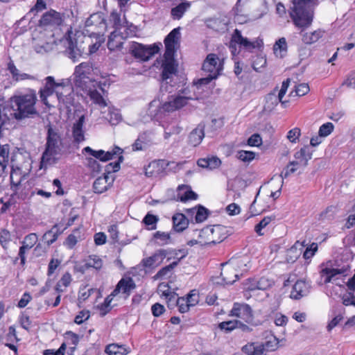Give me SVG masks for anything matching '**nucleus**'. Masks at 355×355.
I'll list each match as a JSON object with an SVG mask.
<instances>
[{
    "mask_svg": "<svg viewBox=\"0 0 355 355\" xmlns=\"http://www.w3.org/2000/svg\"><path fill=\"white\" fill-rule=\"evenodd\" d=\"M63 148L60 135L51 127L48 128L46 149L42 154L41 164L43 167L54 164L58 160V155H60Z\"/></svg>",
    "mask_w": 355,
    "mask_h": 355,
    "instance_id": "nucleus-1",
    "label": "nucleus"
},
{
    "mask_svg": "<svg viewBox=\"0 0 355 355\" xmlns=\"http://www.w3.org/2000/svg\"><path fill=\"white\" fill-rule=\"evenodd\" d=\"M311 1L293 0V7L290 15L296 26L306 28L311 24L313 17V11L309 5Z\"/></svg>",
    "mask_w": 355,
    "mask_h": 355,
    "instance_id": "nucleus-2",
    "label": "nucleus"
},
{
    "mask_svg": "<svg viewBox=\"0 0 355 355\" xmlns=\"http://www.w3.org/2000/svg\"><path fill=\"white\" fill-rule=\"evenodd\" d=\"M123 150L115 146L112 151L105 152L103 150H94L89 146H87L83 149V153H89L94 157L99 159L101 162H107L112 159L115 155H120L119 159L116 162L110 163L107 165V171L108 173H110V168L113 172H116L120 169V163L123 162V157L121 155Z\"/></svg>",
    "mask_w": 355,
    "mask_h": 355,
    "instance_id": "nucleus-3",
    "label": "nucleus"
},
{
    "mask_svg": "<svg viewBox=\"0 0 355 355\" xmlns=\"http://www.w3.org/2000/svg\"><path fill=\"white\" fill-rule=\"evenodd\" d=\"M105 29L106 23L102 15L94 13L86 20L83 34L89 37L98 38L103 35Z\"/></svg>",
    "mask_w": 355,
    "mask_h": 355,
    "instance_id": "nucleus-4",
    "label": "nucleus"
},
{
    "mask_svg": "<svg viewBox=\"0 0 355 355\" xmlns=\"http://www.w3.org/2000/svg\"><path fill=\"white\" fill-rule=\"evenodd\" d=\"M92 72L93 66L90 62H82L76 66L73 73L75 85L80 88L87 85H96V80L89 77Z\"/></svg>",
    "mask_w": 355,
    "mask_h": 355,
    "instance_id": "nucleus-5",
    "label": "nucleus"
},
{
    "mask_svg": "<svg viewBox=\"0 0 355 355\" xmlns=\"http://www.w3.org/2000/svg\"><path fill=\"white\" fill-rule=\"evenodd\" d=\"M159 50V48L156 44L146 46L136 42H132L129 49L130 53L141 61L150 60Z\"/></svg>",
    "mask_w": 355,
    "mask_h": 355,
    "instance_id": "nucleus-6",
    "label": "nucleus"
},
{
    "mask_svg": "<svg viewBox=\"0 0 355 355\" xmlns=\"http://www.w3.org/2000/svg\"><path fill=\"white\" fill-rule=\"evenodd\" d=\"M184 90H180L177 94L168 96V100L162 105V110L165 112H173L178 110L188 104L192 97L183 96Z\"/></svg>",
    "mask_w": 355,
    "mask_h": 355,
    "instance_id": "nucleus-7",
    "label": "nucleus"
},
{
    "mask_svg": "<svg viewBox=\"0 0 355 355\" xmlns=\"http://www.w3.org/2000/svg\"><path fill=\"white\" fill-rule=\"evenodd\" d=\"M173 54H170L169 56L166 55V53L164 54V58L162 61V85L161 89H164V85H167V80L172 78L173 75L177 73L178 65L175 64V61L173 58ZM167 86L165 89L166 90Z\"/></svg>",
    "mask_w": 355,
    "mask_h": 355,
    "instance_id": "nucleus-8",
    "label": "nucleus"
},
{
    "mask_svg": "<svg viewBox=\"0 0 355 355\" xmlns=\"http://www.w3.org/2000/svg\"><path fill=\"white\" fill-rule=\"evenodd\" d=\"M105 85V82H97L96 85H87L84 87L81 88L83 90L87 93L90 99L94 103L98 105L100 107H105L107 106L106 100L103 97L101 94L98 91L100 89L103 93L105 92L103 87Z\"/></svg>",
    "mask_w": 355,
    "mask_h": 355,
    "instance_id": "nucleus-9",
    "label": "nucleus"
},
{
    "mask_svg": "<svg viewBox=\"0 0 355 355\" xmlns=\"http://www.w3.org/2000/svg\"><path fill=\"white\" fill-rule=\"evenodd\" d=\"M64 21V15L54 10H51L42 16L40 20V26L45 29L56 28Z\"/></svg>",
    "mask_w": 355,
    "mask_h": 355,
    "instance_id": "nucleus-10",
    "label": "nucleus"
},
{
    "mask_svg": "<svg viewBox=\"0 0 355 355\" xmlns=\"http://www.w3.org/2000/svg\"><path fill=\"white\" fill-rule=\"evenodd\" d=\"M4 114L10 116V119H21L22 118V97L14 96L10 99L6 106L3 107Z\"/></svg>",
    "mask_w": 355,
    "mask_h": 355,
    "instance_id": "nucleus-11",
    "label": "nucleus"
},
{
    "mask_svg": "<svg viewBox=\"0 0 355 355\" xmlns=\"http://www.w3.org/2000/svg\"><path fill=\"white\" fill-rule=\"evenodd\" d=\"M229 315L230 316L239 318L248 324H251L253 321L252 308L245 303H234Z\"/></svg>",
    "mask_w": 355,
    "mask_h": 355,
    "instance_id": "nucleus-12",
    "label": "nucleus"
},
{
    "mask_svg": "<svg viewBox=\"0 0 355 355\" xmlns=\"http://www.w3.org/2000/svg\"><path fill=\"white\" fill-rule=\"evenodd\" d=\"M222 230L220 225H216L214 227H206L200 230L199 232V237L200 238V242H203L205 244H216L221 242L223 239L217 237Z\"/></svg>",
    "mask_w": 355,
    "mask_h": 355,
    "instance_id": "nucleus-13",
    "label": "nucleus"
},
{
    "mask_svg": "<svg viewBox=\"0 0 355 355\" xmlns=\"http://www.w3.org/2000/svg\"><path fill=\"white\" fill-rule=\"evenodd\" d=\"M202 69L205 72L214 74V76H218L223 69V62L216 54L210 53L205 60Z\"/></svg>",
    "mask_w": 355,
    "mask_h": 355,
    "instance_id": "nucleus-14",
    "label": "nucleus"
},
{
    "mask_svg": "<svg viewBox=\"0 0 355 355\" xmlns=\"http://www.w3.org/2000/svg\"><path fill=\"white\" fill-rule=\"evenodd\" d=\"M233 43L240 45L248 51H252V49L259 47L262 45V41L256 40L255 42H251L248 38L244 37L241 35V32L235 29L234 33L232 35L230 42V47L233 46Z\"/></svg>",
    "mask_w": 355,
    "mask_h": 355,
    "instance_id": "nucleus-15",
    "label": "nucleus"
},
{
    "mask_svg": "<svg viewBox=\"0 0 355 355\" xmlns=\"http://www.w3.org/2000/svg\"><path fill=\"white\" fill-rule=\"evenodd\" d=\"M32 46L37 53H42L47 51L49 42L46 38L45 33L35 28L31 33Z\"/></svg>",
    "mask_w": 355,
    "mask_h": 355,
    "instance_id": "nucleus-16",
    "label": "nucleus"
},
{
    "mask_svg": "<svg viewBox=\"0 0 355 355\" xmlns=\"http://www.w3.org/2000/svg\"><path fill=\"white\" fill-rule=\"evenodd\" d=\"M46 83L44 88L40 90L41 101L46 106H49L47 98L52 95L54 90L60 87H63L62 83H56L53 76H47L45 78Z\"/></svg>",
    "mask_w": 355,
    "mask_h": 355,
    "instance_id": "nucleus-17",
    "label": "nucleus"
},
{
    "mask_svg": "<svg viewBox=\"0 0 355 355\" xmlns=\"http://www.w3.org/2000/svg\"><path fill=\"white\" fill-rule=\"evenodd\" d=\"M180 28H174L171 31L169 34L166 37L164 40L165 44V53L166 55L169 56L170 54L175 53V46L179 43L180 37Z\"/></svg>",
    "mask_w": 355,
    "mask_h": 355,
    "instance_id": "nucleus-18",
    "label": "nucleus"
},
{
    "mask_svg": "<svg viewBox=\"0 0 355 355\" xmlns=\"http://www.w3.org/2000/svg\"><path fill=\"white\" fill-rule=\"evenodd\" d=\"M311 286L304 280H297L293 286L290 297L294 300H300L306 296L310 292Z\"/></svg>",
    "mask_w": 355,
    "mask_h": 355,
    "instance_id": "nucleus-19",
    "label": "nucleus"
},
{
    "mask_svg": "<svg viewBox=\"0 0 355 355\" xmlns=\"http://www.w3.org/2000/svg\"><path fill=\"white\" fill-rule=\"evenodd\" d=\"M166 257V252L165 249H159L155 252V253L141 261L145 268H153L159 266Z\"/></svg>",
    "mask_w": 355,
    "mask_h": 355,
    "instance_id": "nucleus-20",
    "label": "nucleus"
},
{
    "mask_svg": "<svg viewBox=\"0 0 355 355\" xmlns=\"http://www.w3.org/2000/svg\"><path fill=\"white\" fill-rule=\"evenodd\" d=\"M55 92L59 103H62L66 108H69L73 105V94L71 87L63 86L62 91L56 90Z\"/></svg>",
    "mask_w": 355,
    "mask_h": 355,
    "instance_id": "nucleus-21",
    "label": "nucleus"
},
{
    "mask_svg": "<svg viewBox=\"0 0 355 355\" xmlns=\"http://www.w3.org/2000/svg\"><path fill=\"white\" fill-rule=\"evenodd\" d=\"M222 270L220 275L223 279V284H232L239 279V275L235 272L234 266L230 265L228 263L221 264Z\"/></svg>",
    "mask_w": 355,
    "mask_h": 355,
    "instance_id": "nucleus-22",
    "label": "nucleus"
},
{
    "mask_svg": "<svg viewBox=\"0 0 355 355\" xmlns=\"http://www.w3.org/2000/svg\"><path fill=\"white\" fill-rule=\"evenodd\" d=\"M136 287L134 280L130 277L122 278L113 291V295H117L120 292L130 295L131 291Z\"/></svg>",
    "mask_w": 355,
    "mask_h": 355,
    "instance_id": "nucleus-23",
    "label": "nucleus"
},
{
    "mask_svg": "<svg viewBox=\"0 0 355 355\" xmlns=\"http://www.w3.org/2000/svg\"><path fill=\"white\" fill-rule=\"evenodd\" d=\"M85 121V116L84 114L81 115L78 119L73 123L72 126V136L73 141L76 144L85 141V132L83 129V125Z\"/></svg>",
    "mask_w": 355,
    "mask_h": 355,
    "instance_id": "nucleus-24",
    "label": "nucleus"
},
{
    "mask_svg": "<svg viewBox=\"0 0 355 355\" xmlns=\"http://www.w3.org/2000/svg\"><path fill=\"white\" fill-rule=\"evenodd\" d=\"M11 172H10V182L11 187L14 189L15 191H17L18 187L21 186V183L22 182V171L21 168L18 166L15 165V156L12 155L11 157Z\"/></svg>",
    "mask_w": 355,
    "mask_h": 355,
    "instance_id": "nucleus-25",
    "label": "nucleus"
},
{
    "mask_svg": "<svg viewBox=\"0 0 355 355\" xmlns=\"http://www.w3.org/2000/svg\"><path fill=\"white\" fill-rule=\"evenodd\" d=\"M67 52L69 55V57L73 60V62H76V60L81 56L83 53V49L80 47H78L76 42H73L71 40V34H72V31L71 30H67Z\"/></svg>",
    "mask_w": 355,
    "mask_h": 355,
    "instance_id": "nucleus-26",
    "label": "nucleus"
},
{
    "mask_svg": "<svg viewBox=\"0 0 355 355\" xmlns=\"http://www.w3.org/2000/svg\"><path fill=\"white\" fill-rule=\"evenodd\" d=\"M205 137V125L200 123L189 135V144L196 147L198 146Z\"/></svg>",
    "mask_w": 355,
    "mask_h": 355,
    "instance_id": "nucleus-27",
    "label": "nucleus"
},
{
    "mask_svg": "<svg viewBox=\"0 0 355 355\" xmlns=\"http://www.w3.org/2000/svg\"><path fill=\"white\" fill-rule=\"evenodd\" d=\"M185 211L188 216L195 215V220L198 223L204 222L209 214V211L202 205L187 209Z\"/></svg>",
    "mask_w": 355,
    "mask_h": 355,
    "instance_id": "nucleus-28",
    "label": "nucleus"
},
{
    "mask_svg": "<svg viewBox=\"0 0 355 355\" xmlns=\"http://www.w3.org/2000/svg\"><path fill=\"white\" fill-rule=\"evenodd\" d=\"M178 200L181 202H186L190 200H196L197 193L191 189L188 185L182 184L178 187Z\"/></svg>",
    "mask_w": 355,
    "mask_h": 355,
    "instance_id": "nucleus-29",
    "label": "nucleus"
},
{
    "mask_svg": "<svg viewBox=\"0 0 355 355\" xmlns=\"http://www.w3.org/2000/svg\"><path fill=\"white\" fill-rule=\"evenodd\" d=\"M313 150L309 146H305L302 148L299 151L294 154V157L296 159L295 162H300V165L306 166L308 161L312 157Z\"/></svg>",
    "mask_w": 355,
    "mask_h": 355,
    "instance_id": "nucleus-30",
    "label": "nucleus"
},
{
    "mask_svg": "<svg viewBox=\"0 0 355 355\" xmlns=\"http://www.w3.org/2000/svg\"><path fill=\"white\" fill-rule=\"evenodd\" d=\"M124 37L121 34L120 31L114 30L111 33L107 41V48L110 51L121 49L123 45V40Z\"/></svg>",
    "mask_w": 355,
    "mask_h": 355,
    "instance_id": "nucleus-31",
    "label": "nucleus"
},
{
    "mask_svg": "<svg viewBox=\"0 0 355 355\" xmlns=\"http://www.w3.org/2000/svg\"><path fill=\"white\" fill-rule=\"evenodd\" d=\"M173 228L175 232H182L186 230L189 225V219L182 213H177L173 215Z\"/></svg>",
    "mask_w": 355,
    "mask_h": 355,
    "instance_id": "nucleus-32",
    "label": "nucleus"
},
{
    "mask_svg": "<svg viewBox=\"0 0 355 355\" xmlns=\"http://www.w3.org/2000/svg\"><path fill=\"white\" fill-rule=\"evenodd\" d=\"M207 26L217 32H224L227 28V21L223 17L210 18L206 21Z\"/></svg>",
    "mask_w": 355,
    "mask_h": 355,
    "instance_id": "nucleus-33",
    "label": "nucleus"
},
{
    "mask_svg": "<svg viewBox=\"0 0 355 355\" xmlns=\"http://www.w3.org/2000/svg\"><path fill=\"white\" fill-rule=\"evenodd\" d=\"M349 270V266H343L341 268H325L321 270L322 276L325 275L324 283L330 282L337 275H346Z\"/></svg>",
    "mask_w": 355,
    "mask_h": 355,
    "instance_id": "nucleus-34",
    "label": "nucleus"
},
{
    "mask_svg": "<svg viewBox=\"0 0 355 355\" xmlns=\"http://www.w3.org/2000/svg\"><path fill=\"white\" fill-rule=\"evenodd\" d=\"M110 178L108 175L98 178L93 184L94 191L96 193H103L106 191L112 185L113 180L108 182Z\"/></svg>",
    "mask_w": 355,
    "mask_h": 355,
    "instance_id": "nucleus-35",
    "label": "nucleus"
},
{
    "mask_svg": "<svg viewBox=\"0 0 355 355\" xmlns=\"http://www.w3.org/2000/svg\"><path fill=\"white\" fill-rule=\"evenodd\" d=\"M304 247V242L296 241L295 244L287 250L286 261L291 263L295 262L300 257Z\"/></svg>",
    "mask_w": 355,
    "mask_h": 355,
    "instance_id": "nucleus-36",
    "label": "nucleus"
},
{
    "mask_svg": "<svg viewBox=\"0 0 355 355\" xmlns=\"http://www.w3.org/2000/svg\"><path fill=\"white\" fill-rule=\"evenodd\" d=\"M242 352L247 355H266L263 346L259 343H249L242 347Z\"/></svg>",
    "mask_w": 355,
    "mask_h": 355,
    "instance_id": "nucleus-37",
    "label": "nucleus"
},
{
    "mask_svg": "<svg viewBox=\"0 0 355 355\" xmlns=\"http://www.w3.org/2000/svg\"><path fill=\"white\" fill-rule=\"evenodd\" d=\"M191 3L184 1L175 7L173 8L171 10V15L173 19L179 20L180 19L184 13L190 8Z\"/></svg>",
    "mask_w": 355,
    "mask_h": 355,
    "instance_id": "nucleus-38",
    "label": "nucleus"
},
{
    "mask_svg": "<svg viewBox=\"0 0 355 355\" xmlns=\"http://www.w3.org/2000/svg\"><path fill=\"white\" fill-rule=\"evenodd\" d=\"M28 119H36L39 121L40 119V114L37 110L35 105H25V96H24V124L27 123Z\"/></svg>",
    "mask_w": 355,
    "mask_h": 355,
    "instance_id": "nucleus-39",
    "label": "nucleus"
},
{
    "mask_svg": "<svg viewBox=\"0 0 355 355\" xmlns=\"http://www.w3.org/2000/svg\"><path fill=\"white\" fill-rule=\"evenodd\" d=\"M197 164L200 167L202 168L214 169L220 165L221 162L217 157H211L207 158H200L198 160Z\"/></svg>",
    "mask_w": 355,
    "mask_h": 355,
    "instance_id": "nucleus-40",
    "label": "nucleus"
},
{
    "mask_svg": "<svg viewBox=\"0 0 355 355\" xmlns=\"http://www.w3.org/2000/svg\"><path fill=\"white\" fill-rule=\"evenodd\" d=\"M62 232V230H60L58 225L56 224L43 235L42 239L48 245H51L57 240L58 236L60 235Z\"/></svg>",
    "mask_w": 355,
    "mask_h": 355,
    "instance_id": "nucleus-41",
    "label": "nucleus"
},
{
    "mask_svg": "<svg viewBox=\"0 0 355 355\" xmlns=\"http://www.w3.org/2000/svg\"><path fill=\"white\" fill-rule=\"evenodd\" d=\"M105 352L108 355H126L130 352V349L125 345L112 343L106 346Z\"/></svg>",
    "mask_w": 355,
    "mask_h": 355,
    "instance_id": "nucleus-42",
    "label": "nucleus"
},
{
    "mask_svg": "<svg viewBox=\"0 0 355 355\" xmlns=\"http://www.w3.org/2000/svg\"><path fill=\"white\" fill-rule=\"evenodd\" d=\"M162 171L159 162L153 161L145 168V175L147 177H153L159 175Z\"/></svg>",
    "mask_w": 355,
    "mask_h": 355,
    "instance_id": "nucleus-43",
    "label": "nucleus"
},
{
    "mask_svg": "<svg viewBox=\"0 0 355 355\" xmlns=\"http://www.w3.org/2000/svg\"><path fill=\"white\" fill-rule=\"evenodd\" d=\"M322 35L320 31L305 33L302 34V41L306 44H311L317 42Z\"/></svg>",
    "mask_w": 355,
    "mask_h": 355,
    "instance_id": "nucleus-44",
    "label": "nucleus"
},
{
    "mask_svg": "<svg viewBox=\"0 0 355 355\" xmlns=\"http://www.w3.org/2000/svg\"><path fill=\"white\" fill-rule=\"evenodd\" d=\"M279 99L274 93L268 94L266 96V103L264 105V110L266 112H271L278 105Z\"/></svg>",
    "mask_w": 355,
    "mask_h": 355,
    "instance_id": "nucleus-45",
    "label": "nucleus"
},
{
    "mask_svg": "<svg viewBox=\"0 0 355 355\" xmlns=\"http://www.w3.org/2000/svg\"><path fill=\"white\" fill-rule=\"evenodd\" d=\"M159 221L157 216L148 213L143 218V223L147 227L149 230H154L157 228V223Z\"/></svg>",
    "mask_w": 355,
    "mask_h": 355,
    "instance_id": "nucleus-46",
    "label": "nucleus"
},
{
    "mask_svg": "<svg viewBox=\"0 0 355 355\" xmlns=\"http://www.w3.org/2000/svg\"><path fill=\"white\" fill-rule=\"evenodd\" d=\"M86 268H94L100 270L103 266V260L97 255H90L85 263Z\"/></svg>",
    "mask_w": 355,
    "mask_h": 355,
    "instance_id": "nucleus-47",
    "label": "nucleus"
},
{
    "mask_svg": "<svg viewBox=\"0 0 355 355\" xmlns=\"http://www.w3.org/2000/svg\"><path fill=\"white\" fill-rule=\"evenodd\" d=\"M300 165V162H290L286 168L284 169L282 173L280 174L279 177L281 178L282 184L284 183V178H286L288 177L291 174L295 173L297 171V166Z\"/></svg>",
    "mask_w": 355,
    "mask_h": 355,
    "instance_id": "nucleus-48",
    "label": "nucleus"
},
{
    "mask_svg": "<svg viewBox=\"0 0 355 355\" xmlns=\"http://www.w3.org/2000/svg\"><path fill=\"white\" fill-rule=\"evenodd\" d=\"M106 119L112 125H116L121 121L122 117L118 110L109 107Z\"/></svg>",
    "mask_w": 355,
    "mask_h": 355,
    "instance_id": "nucleus-49",
    "label": "nucleus"
},
{
    "mask_svg": "<svg viewBox=\"0 0 355 355\" xmlns=\"http://www.w3.org/2000/svg\"><path fill=\"white\" fill-rule=\"evenodd\" d=\"M184 257H185V254H184L182 257H180V259H178L177 261H174L169 265L163 267L161 270H159L157 272L156 277L158 278H162L163 277L166 276L168 274V272H170L175 267H176L178 266V264L179 263L180 260L182 259H183Z\"/></svg>",
    "mask_w": 355,
    "mask_h": 355,
    "instance_id": "nucleus-50",
    "label": "nucleus"
},
{
    "mask_svg": "<svg viewBox=\"0 0 355 355\" xmlns=\"http://www.w3.org/2000/svg\"><path fill=\"white\" fill-rule=\"evenodd\" d=\"M273 51L277 55L279 53L281 57L283 56L282 52H286L287 51V42L285 37H281L276 41L273 46Z\"/></svg>",
    "mask_w": 355,
    "mask_h": 355,
    "instance_id": "nucleus-51",
    "label": "nucleus"
},
{
    "mask_svg": "<svg viewBox=\"0 0 355 355\" xmlns=\"http://www.w3.org/2000/svg\"><path fill=\"white\" fill-rule=\"evenodd\" d=\"M264 348L265 353L275 351L278 347L279 340L275 336H272L263 343H261Z\"/></svg>",
    "mask_w": 355,
    "mask_h": 355,
    "instance_id": "nucleus-52",
    "label": "nucleus"
},
{
    "mask_svg": "<svg viewBox=\"0 0 355 355\" xmlns=\"http://www.w3.org/2000/svg\"><path fill=\"white\" fill-rule=\"evenodd\" d=\"M153 238L160 241V242L158 243L159 245H166L171 242V234L169 233L157 231L153 234Z\"/></svg>",
    "mask_w": 355,
    "mask_h": 355,
    "instance_id": "nucleus-53",
    "label": "nucleus"
},
{
    "mask_svg": "<svg viewBox=\"0 0 355 355\" xmlns=\"http://www.w3.org/2000/svg\"><path fill=\"white\" fill-rule=\"evenodd\" d=\"M275 218L271 216H266L264 217L258 224H257L254 227V231L259 236L263 235V233L261 232L263 228H265Z\"/></svg>",
    "mask_w": 355,
    "mask_h": 355,
    "instance_id": "nucleus-54",
    "label": "nucleus"
},
{
    "mask_svg": "<svg viewBox=\"0 0 355 355\" xmlns=\"http://www.w3.org/2000/svg\"><path fill=\"white\" fill-rule=\"evenodd\" d=\"M254 157L255 153L252 151L239 150L236 154V157L243 162H250Z\"/></svg>",
    "mask_w": 355,
    "mask_h": 355,
    "instance_id": "nucleus-55",
    "label": "nucleus"
},
{
    "mask_svg": "<svg viewBox=\"0 0 355 355\" xmlns=\"http://www.w3.org/2000/svg\"><path fill=\"white\" fill-rule=\"evenodd\" d=\"M237 320H229L219 323L218 328L226 333L231 332L236 329Z\"/></svg>",
    "mask_w": 355,
    "mask_h": 355,
    "instance_id": "nucleus-56",
    "label": "nucleus"
},
{
    "mask_svg": "<svg viewBox=\"0 0 355 355\" xmlns=\"http://www.w3.org/2000/svg\"><path fill=\"white\" fill-rule=\"evenodd\" d=\"M37 241V236L35 233H31L27 235L24 239V251L26 249L31 248L35 245Z\"/></svg>",
    "mask_w": 355,
    "mask_h": 355,
    "instance_id": "nucleus-57",
    "label": "nucleus"
},
{
    "mask_svg": "<svg viewBox=\"0 0 355 355\" xmlns=\"http://www.w3.org/2000/svg\"><path fill=\"white\" fill-rule=\"evenodd\" d=\"M25 96V105H35V103L37 101L36 92L33 89H28L26 93L24 94Z\"/></svg>",
    "mask_w": 355,
    "mask_h": 355,
    "instance_id": "nucleus-58",
    "label": "nucleus"
},
{
    "mask_svg": "<svg viewBox=\"0 0 355 355\" xmlns=\"http://www.w3.org/2000/svg\"><path fill=\"white\" fill-rule=\"evenodd\" d=\"M310 89L306 83H301L295 86V89L294 91L291 92L290 95L293 96V93L295 94V96H303L309 92Z\"/></svg>",
    "mask_w": 355,
    "mask_h": 355,
    "instance_id": "nucleus-59",
    "label": "nucleus"
},
{
    "mask_svg": "<svg viewBox=\"0 0 355 355\" xmlns=\"http://www.w3.org/2000/svg\"><path fill=\"white\" fill-rule=\"evenodd\" d=\"M334 126L333 123H331L330 122L324 123L323 125H322L320 126V128L319 129V132H318L319 136L324 137L329 135L334 130Z\"/></svg>",
    "mask_w": 355,
    "mask_h": 355,
    "instance_id": "nucleus-60",
    "label": "nucleus"
},
{
    "mask_svg": "<svg viewBox=\"0 0 355 355\" xmlns=\"http://www.w3.org/2000/svg\"><path fill=\"white\" fill-rule=\"evenodd\" d=\"M10 123V116L6 115L3 111L0 109V138L3 135V131L8 129L7 125Z\"/></svg>",
    "mask_w": 355,
    "mask_h": 355,
    "instance_id": "nucleus-61",
    "label": "nucleus"
},
{
    "mask_svg": "<svg viewBox=\"0 0 355 355\" xmlns=\"http://www.w3.org/2000/svg\"><path fill=\"white\" fill-rule=\"evenodd\" d=\"M176 306H178L179 311L182 313L187 312L191 307L184 297H178L176 300Z\"/></svg>",
    "mask_w": 355,
    "mask_h": 355,
    "instance_id": "nucleus-62",
    "label": "nucleus"
},
{
    "mask_svg": "<svg viewBox=\"0 0 355 355\" xmlns=\"http://www.w3.org/2000/svg\"><path fill=\"white\" fill-rule=\"evenodd\" d=\"M162 295L165 296L167 300L168 306H173L176 305L177 295L175 293L171 292L168 289L164 291Z\"/></svg>",
    "mask_w": 355,
    "mask_h": 355,
    "instance_id": "nucleus-63",
    "label": "nucleus"
},
{
    "mask_svg": "<svg viewBox=\"0 0 355 355\" xmlns=\"http://www.w3.org/2000/svg\"><path fill=\"white\" fill-rule=\"evenodd\" d=\"M86 165L93 171L98 173L101 171V166L98 161L92 157L86 158Z\"/></svg>",
    "mask_w": 355,
    "mask_h": 355,
    "instance_id": "nucleus-64",
    "label": "nucleus"
}]
</instances>
